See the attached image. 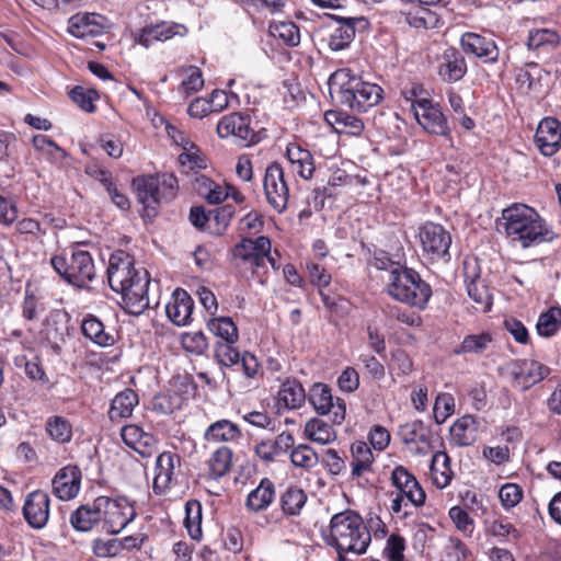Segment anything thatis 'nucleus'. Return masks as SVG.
Here are the masks:
<instances>
[{
    "instance_id": "1",
    "label": "nucleus",
    "mask_w": 561,
    "mask_h": 561,
    "mask_svg": "<svg viewBox=\"0 0 561 561\" xmlns=\"http://www.w3.org/2000/svg\"><path fill=\"white\" fill-rule=\"evenodd\" d=\"M107 282L112 290L121 294L122 307L128 313L138 316L149 307V274L142 267L137 268L127 252L117 250L111 254Z\"/></svg>"
},
{
    "instance_id": "2",
    "label": "nucleus",
    "mask_w": 561,
    "mask_h": 561,
    "mask_svg": "<svg viewBox=\"0 0 561 561\" xmlns=\"http://www.w3.org/2000/svg\"><path fill=\"white\" fill-rule=\"evenodd\" d=\"M504 230L513 242L527 249L542 242L551 241L553 232L539 214L525 204H513L502 211Z\"/></svg>"
},
{
    "instance_id": "3",
    "label": "nucleus",
    "mask_w": 561,
    "mask_h": 561,
    "mask_svg": "<svg viewBox=\"0 0 561 561\" xmlns=\"http://www.w3.org/2000/svg\"><path fill=\"white\" fill-rule=\"evenodd\" d=\"M330 92H336L339 102L353 111L367 112L376 106L383 95L380 85L364 81L348 69L336 70L329 79Z\"/></svg>"
},
{
    "instance_id": "4",
    "label": "nucleus",
    "mask_w": 561,
    "mask_h": 561,
    "mask_svg": "<svg viewBox=\"0 0 561 561\" xmlns=\"http://www.w3.org/2000/svg\"><path fill=\"white\" fill-rule=\"evenodd\" d=\"M330 543L335 547L339 561H346L345 552L362 554L370 543L371 536L363 518L354 511L346 510L332 516Z\"/></svg>"
},
{
    "instance_id": "5",
    "label": "nucleus",
    "mask_w": 561,
    "mask_h": 561,
    "mask_svg": "<svg viewBox=\"0 0 561 561\" xmlns=\"http://www.w3.org/2000/svg\"><path fill=\"white\" fill-rule=\"evenodd\" d=\"M389 262L388 294L397 301L424 310L432 297V288L413 268Z\"/></svg>"
},
{
    "instance_id": "6",
    "label": "nucleus",
    "mask_w": 561,
    "mask_h": 561,
    "mask_svg": "<svg viewBox=\"0 0 561 561\" xmlns=\"http://www.w3.org/2000/svg\"><path fill=\"white\" fill-rule=\"evenodd\" d=\"M131 185L148 217H154L157 206L173 199L178 192V179L172 173L140 175L133 179Z\"/></svg>"
},
{
    "instance_id": "7",
    "label": "nucleus",
    "mask_w": 561,
    "mask_h": 561,
    "mask_svg": "<svg viewBox=\"0 0 561 561\" xmlns=\"http://www.w3.org/2000/svg\"><path fill=\"white\" fill-rule=\"evenodd\" d=\"M54 270L69 284L85 288L95 277V266L90 252L82 250L79 244L71 248L69 259L53 256L50 260Z\"/></svg>"
},
{
    "instance_id": "8",
    "label": "nucleus",
    "mask_w": 561,
    "mask_h": 561,
    "mask_svg": "<svg viewBox=\"0 0 561 561\" xmlns=\"http://www.w3.org/2000/svg\"><path fill=\"white\" fill-rule=\"evenodd\" d=\"M96 508L101 520L104 522L105 531L110 534L121 533L136 517L134 506L123 496L115 499L98 496Z\"/></svg>"
},
{
    "instance_id": "9",
    "label": "nucleus",
    "mask_w": 561,
    "mask_h": 561,
    "mask_svg": "<svg viewBox=\"0 0 561 561\" xmlns=\"http://www.w3.org/2000/svg\"><path fill=\"white\" fill-rule=\"evenodd\" d=\"M249 114L233 112L220 118L217 134L222 139H230L236 146L245 148L259 142L260 138L251 126Z\"/></svg>"
},
{
    "instance_id": "10",
    "label": "nucleus",
    "mask_w": 561,
    "mask_h": 561,
    "mask_svg": "<svg viewBox=\"0 0 561 561\" xmlns=\"http://www.w3.org/2000/svg\"><path fill=\"white\" fill-rule=\"evenodd\" d=\"M419 238L422 251L432 262L450 260V233L439 224L425 222L420 227Z\"/></svg>"
},
{
    "instance_id": "11",
    "label": "nucleus",
    "mask_w": 561,
    "mask_h": 561,
    "mask_svg": "<svg viewBox=\"0 0 561 561\" xmlns=\"http://www.w3.org/2000/svg\"><path fill=\"white\" fill-rule=\"evenodd\" d=\"M271 240L261 236L255 240L242 239L231 250V260L236 267H249L252 273L265 265V259L271 252Z\"/></svg>"
},
{
    "instance_id": "12",
    "label": "nucleus",
    "mask_w": 561,
    "mask_h": 561,
    "mask_svg": "<svg viewBox=\"0 0 561 561\" xmlns=\"http://www.w3.org/2000/svg\"><path fill=\"white\" fill-rule=\"evenodd\" d=\"M331 18L336 25L331 30L328 38V46L332 51L345 50L353 43L356 33H364L370 27L365 16H352L333 14Z\"/></svg>"
},
{
    "instance_id": "13",
    "label": "nucleus",
    "mask_w": 561,
    "mask_h": 561,
    "mask_svg": "<svg viewBox=\"0 0 561 561\" xmlns=\"http://www.w3.org/2000/svg\"><path fill=\"white\" fill-rule=\"evenodd\" d=\"M263 187L267 203L276 211L283 213L287 207L289 188L280 163L274 161L266 168Z\"/></svg>"
},
{
    "instance_id": "14",
    "label": "nucleus",
    "mask_w": 561,
    "mask_h": 561,
    "mask_svg": "<svg viewBox=\"0 0 561 561\" xmlns=\"http://www.w3.org/2000/svg\"><path fill=\"white\" fill-rule=\"evenodd\" d=\"M308 400L318 414H331L332 423L341 424L344 421L346 414L345 402L339 398L334 402L328 385L314 383L309 390Z\"/></svg>"
},
{
    "instance_id": "15",
    "label": "nucleus",
    "mask_w": 561,
    "mask_h": 561,
    "mask_svg": "<svg viewBox=\"0 0 561 561\" xmlns=\"http://www.w3.org/2000/svg\"><path fill=\"white\" fill-rule=\"evenodd\" d=\"M416 122L430 134L449 137L450 128L447 119L438 105H434L428 99H421L417 105H413Z\"/></svg>"
},
{
    "instance_id": "16",
    "label": "nucleus",
    "mask_w": 561,
    "mask_h": 561,
    "mask_svg": "<svg viewBox=\"0 0 561 561\" xmlns=\"http://www.w3.org/2000/svg\"><path fill=\"white\" fill-rule=\"evenodd\" d=\"M508 368L514 382L522 390L529 389L550 374L548 366L531 359L514 360Z\"/></svg>"
},
{
    "instance_id": "17",
    "label": "nucleus",
    "mask_w": 561,
    "mask_h": 561,
    "mask_svg": "<svg viewBox=\"0 0 561 561\" xmlns=\"http://www.w3.org/2000/svg\"><path fill=\"white\" fill-rule=\"evenodd\" d=\"M477 263L468 261L463 263L465 283L468 296L479 306L482 312H488L492 307L493 297L483 279L478 273Z\"/></svg>"
},
{
    "instance_id": "18",
    "label": "nucleus",
    "mask_w": 561,
    "mask_h": 561,
    "mask_svg": "<svg viewBox=\"0 0 561 561\" xmlns=\"http://www.w3.org/2000/svg\"><path fill=\"white\" fill-rule=\"evenodd\" d=\"M49 496L42 490H35L27 494L23 505V516L26 523L34 529H42L49 518Z\"/></svg>"
},
{
    "instance_id": "19",
    "label": "nucleus",
    "mask_w": 561,
    "mask_h": 561,
    "mask_svg": "<svg viewBox=\"0 0 561 561\" xmlns=\"http://www.w3.org/2000/svg\"><path fill=\"white\" fill-rule=\"evenodd\" d=\"M43 334L53 354L59 356L69 334L68 314L58 310L50 312L46 319Z\"/></svg>"
},
{
    "instance_id": "20",
    "label": "nucleus",
    "mask_w": 561,
    "mask_h": 561,
    "mask_svg": "<svg viewBox=\"0 0 561 561\" xmlns=\"http://www.w3.org/2000/svg\"><path fill=\"white\" fill-rule=\"evenodd\" d=\"M535 144L546 157L557 153L561 147V123L553 117L543 118L537 127Z\"/></svg>"
},
{
    "instance_id": "21",
    "label": "nucleus",
    "mask_w": 561,
    "mask_h": 561,
    "mask_svg": "<svg viewBox=\"0 0 561 561\" xmlns=\"http://www.w3.org/2000/svg\"><path fill=\"white\" fill-rule=\"evenodd\" d=\"M81 478L78 466L68 465L59 469L51 481L53 493L62 501L76 497L80 491Z\"/></svg>"
},
{
    "instance_id": "22",
    "label": "nucleus",
    "mask_w": 561,
    "mask_h": 561,
    "mask_svg": "<svg viewBox=\"0 0 561 561\" xmlns=\"http://www.w3.org/2000/svg\"><path fill=\"white\" fill-rule=\"evenodd\" d=\"M437 73L448 83L460 81L467 73V62L460 50L449 47L438 59Z\"/></svg>"
},
{
    "instance_id": "23",
    "label": "nucleus",
    "mask_w": 561,
    "mask_h": 561,
    "mask_svg": "<svg viewBox=\"0 0 561 561\" xmlns=\"http://www.w3.org/2000/svg\"><path fill=\"white\" fill-rule=\"evenodd\" d=\"M121 436L123 442L144 458L151 457L157 451V439L148 432H145L136 424H128L122 427Z\"/></svg>"
},
{
    "instance_id": "24",
    "label": "nucleus",
    "mask_w": 561,
    "mask_h": 561,
    "mask_svg": "<svg viewBox=\"0 0 561 561\" xmlns=\"http://www.w3.org/2000/svg\"><path fill=\"white\" fill-rule=\"evenodd\" d=\"M460 46L465 53L474 55L484 62L493 64L499 59V48L494 41L477 33L467 32L460 38Z\"/></svg>"
},
{
    "instance_id": "25",
    "label": "nucleus",
    "mask_w": 561,
    "mask_h": 561,
    "mask_svg": "<svg viewBox=\"0 0 561 561\" xmlns=\"http://www.w3.org/2000/svg\"><path fill=\"white\" fill-rule=\"evenodd\" d=\"M193 308L192 297L184 289L178 288L165 306V313L175 325L183 327L190 322Z\"/></svg>"
},
{
    "instance_id": "26",
    "label": "nucleus",
    "mask_w": 561,
    "mask_h": 561,
    "mask_svg": "<svg viewBox=\"0 0 561 561\" xmlns=\"http://www.w3.org/2000/svg\"><path fill=\"white\" fill-rule=\"evenodd\" d=\"M181 458L171 451L161 453L156 461V474L153 490L156 493H163L170 485L175 468L180 466Z\"/></svg>"
},
{
    "instance_id": "27",
    "label": "nucleus",
    "mask_w": 561,
    "mask_h": 561,
    "mask_svg": "<svg viewBox=\"0 0 561 561\" xmlns=\"http://www.w3.org/2000/svg\"><path fill=\"white\" fill-rule=\"evenodd\" d=\"M286 157L294 172L305 180L312 178L314 162L311 152L297 144H289L286 149Z\"/></svg>"
},
{
    "instance_id": "28",
    "label": "nucleus",
    "mask_w": 561,
    "mask_h": 561,
    "mask_svg": "<svg viewBox=\"0 0 561 561\" xmlns=\"http://www.w3.org/2000/svg\"><path fill=\"white\" fill-rule=\"evenodd\" d=\"M324 118L341 135L359 136L364 130L363 121L345 112L329 111Z\"/></svg>"
},
{
    "instance_id": "29",
    "label": "nucleus",
    "mask_w": 561,
    "mask_h": 561,
    "mask_svg": "<svg viewBox=\"0 0 561 561\" xmlns=\"http://www.w3.org/2000/svg\"><path fill=\"white\" fill-rule=\"evenodd\" d=\"M478 439L477 421L471 415L458 419L450 427V443L459 446H470Z\"/></svg>"
},
{
    "instance_id": "30",
    "label": "nucleus",
    "mask_w": 561,
    "mask_h": 561,
    "mask_svg": "<svg viewBox=\"0 0 561 561\" xmlns=\"http://www.w3.org/2000/svg\"><path fill=\"white\" fill-rule=\"evenodd\" d=\"M274 500L275 485L270 479L264 478L259 485L248 494L245 506L249 511L259 513L267 510Z\"/></svg>"
},
{
    "instance_id": "31",
    "label": "nucleus",
    "mask_w": 561,
    "mask_h": 561,
    "mask_svg": "<svg viewBox=\"0 0 561 561\" xmlns=\"http://www.w3.org/2000/svg\"><path fill=\"white\" fill-rule=\"evenodd\" d=\"M138 402V394L133 389L126 388L118 392L111 402L108 410L110 420L112 422H118L123 419L131 416L133 411Z\"/></svg>"
},
{
    "instance_id": "32",
    "label": "nucleus",
    "mask_w": 561,
    "mask_h": 561,
    "mask_svg": "<svg viewBox=\"0 0 561 561\" xmlns=\"http://www.w3.org/2000/svg\"><path fill=\"white\" fill-rule=\"evenodd\" d=\"M96 18V14L77 13L68 20V32L78 38L94 37L103 30Z\"/></svg>"
},
{
    "instance_id": "33",
    "label": "nucleus",
    "mask_w": 561,
    "mask_h": 561,
    "mask_svg": "<svg viewBox=\"0 0 561 561\" xmlns=\"http://www.w3.org/2000/svg\"><path fill=\"white\" fill-rule=\"evenodd\" d=\"M242 432L233 422L222 419L211 423L204 433V439L213 443L237 442Z\"/></svg>"
},
{
    "instance_id": "34",
    "label": "nucleus",
    "mask_w": 561,
    "mask_h": 561,
    "mask_svg": "<svg viewBox=\"0 0 561 561\" xmlns=\"http://www.w3.org/2000/svg\"><path fill=\"white\" fill-rule=\"evenodd\" d=\"M69 522L75 530L87 533L101 522V515L96 508V499L92 504L79 506L70 514Z\"/></svg>"
},
{
    "instance_id": "35",
    "label": "nucleus",
    "mask_w": 561,
    "mask_h": 561,
    "mask_svg": "<svg viewBox=\"0 0 561 561\" xmlns=\"http://www.w3.org/2000/svg\"><path fill=\"white\" fill-rule=\"evenodd\" d=\"M307 394L302 385L297 379H286L283 381L277 400L289 410L299 409L306 401Z\"/></svg>"
},
{
    "instance_id": "36",
    "label": "nucleus",
    "mask_w": 561,
    "mask_h": 561,
    "mask_svg": "<svg viewBox=\"0 0 561 561\" xmlns=\"http://www.w3.org/2000/svg\"><path fill=\"white\" fill-rule=\"evenodd\" d=\"M81 331L84 337L101 347L112 346L115 342L114 336L105 331L103 322L93 314L83 319Z\"/></svg>"
},
{
    "instance_id": "37",
    "label": "nucleus",
    "mask_w": 561,
    "mask_h": 561,
    "mask_svg": "<svg viewBox=\"0 0 561 561\" xmlns=\"http://www.w3.org/2000/svg\"><path fill=\"white\" fill-rule=\"evenodd\" d=\"M306 502V492L296 485L288 486L279 496V505L286 516H298Z\"/></svg>"
},
{
    "instance_id": "38",
    "label": "nucleus",
    "mask_w": 561,
    "mask_h": 561,
    "mask_svg": "<svg viewBox=\"0 0 561 561\" xmlns=\"http://www.w3.org/2000/svg\"><path fill=\"white\" fill-rule=\"evenodd\" d=\"M492 341V335L489 332L469 334L453 350V353L455 355L471 354L479 356L489 350Z\"/></svg>"
},
{
    "instance_id": "39",
    "label": "nucleus",
    "mask_w": 561,
    "mask_h": 561,
    "mask_svg": "<svg viewBox=\"0 0 561 561\" xmlns=\"http://www.w3.org/2000/svg\"><path fill=\"white\" fill-rule=\"evenodd\" d=\"M431 474L434 484L439 488H446L451 479L450 458L445 451H437L432 457Z\"/></svg>"
},
{
    "instance_id": "40",
    "label": "nucleus",
    "mask_w": 561,
    "mask_h": 561,
    "mask_svg": "<svg viewBox=\"0 0 561 561\" xmlns=\"http://www.w3.org/2000/svg\"><path fill=\"white\" fill-rule=\"evenodd\" d=\"M232 463V450L229 447L221 446L217 448L209 457L207 465L209 476L213 479H219L227 474Z\"/></svg>"
},
{
    "instance_id": "41",
    "label": "nucleus",
    "mask_w": 561,
    "mask_h": 561,
    "mask_svg": "<svg viewBox=\"0 0 561 561\" xmlns=\"http://www.w3.org/2000/svg\"><path fill=\"white\" fill-rule=\"evenodd\" d=\"M175 34L176 32L174 31L173 25L162 22L159 24L145 26L141 30L137 41L140 45L148 48L154 42L170 39Z\"/></svg>"
},
{
    "instance_id": "42",
    "label": "nucleus",
    "mask_w": 561,
    "mask_h": 561,
    "mask_svg": "<svg viewBox=\"0 0 561 561\" xmlns=\"http://www.w3.org/2000/svg\"><path fill=\"white\" fill-rule=\"evenodd\" d=\"M305 434L308 439L327 445L336 439L335 431L320 419H311L305 425Z\"/></svg>"
},
{
    "instance_id": "43",
    "label": "nucleus",
    "mask_w": 561,
    "mask_h": 561,
    "mask_svg": "<svg viewBox=\"0 0 561 561\" xmlns=\"http://www.w3.org/2000/svg\"><path fill=\"white\" fill-rule=\"evenodd\" d=\"M398 434L405 445L430 443V431L420 420L400 425Z\"/></svg>"
},
{
    "instance_id": "44",
    "label": "nucleus",
    "mask_w": 561,
    "mask_h": 561,
    "mask_svg": "<svg viewBox=\"0 0 561 561\" xmlns=\"http://www.w3.org/2000/svg\"><path fill=\"white\" fill-rule=\"evenodd\" d=\"M207 328L220 342L237 343L239 339L238 328L229 317H214L207 321Z\"/></svg>"
},
{
    "instance_id": "45",
    "label": "nucleus",
    "mask_w": 561,
    "mask_h": 561,
    "mask_svg": "<svg viewBox=\"0 0 561 561\" xmlns=\"http://www.w3.org/2000/svg\"><path fill=\"white\" fill-rule=\"evenodd\" d=\"M407 21L411 26L424 30L436 28L440 24L438 14L425 7H419L414 11L409 12Z\"/></svg>"
},
{
    "instance_id": "46",
    "label": "nucleus",
    "mask_w": 561,
    "mask_h": 561,
    "mask_svg": "<svg viewBox=\"0 0 561 561\" xmlns=\"http://www.w3.org/2000/svg\"><path fill=\"white\" fill-rule=\"evenodd\" d=\"M561 325V309L550 308L540 314L536 329L539 335L549 337L554 335Z\"/></svg>"
},
{
    "instance_id": "47",
    "label": "nucleus",
    "mask_w": 561,
    "mask_h": 561,
    "mask_svg": "<svg viewBox=\"0 0 561 561\" xmlns=\"http://www.w3.org/2000/svg\"><path fill=\"white\" fill-rule=\"evenodd\" d=\"M559 43V35L548 28H539L529 32L527 47L531 50L545 47H556Z\"/></svg>"
},
{
    "instance_id": "48",
    "label": "nucleus",
    "mask_w": 561,
    "mask_h": 561,
    "mask_svg": "<svg viewBox=\"0 0 561 561\" xmlns=\"http://www.w3.org/2000/svg\"><path fill=\"white\" fill-rule=\"evenodd\" d=\"M46 432L58 443H68L72 436L70 423L61 416L49 417L46 422Z\"/></svg>"
},
{
    "instance_id": "49",
    "label": "nucleus",
    "mask_w": 561,
    "mask_h": 561,
    "mask_svg": "<svg viewBox=\"0 0 561 561\" xmlns=\"http://www.w3.org/2000/svg\"><path fill=\"white\" fill-rule=\"evenodd\" d=\"M270 32L273 36L283 39L288 46H297L300 43L299 27L294 22L271 24Z\"/></svg>"
},
{
    "instance_id": "50",
    "label": "nucleus",
    "mask_w": 561,
    "mask_h": 561,
    "mask_svg": "<svg viewBox=\"0 0 561 561\" xmlns=\"http://www.w3.org/2000/svg\"><path fill=\"white\" fill-rule=\"evenodd\" d=\"M290 460L295 467L311 469L319 462L317 453L308 445L301 444L290 453Z\"/></svg>"
},
{
    "instance_id": "51",
    "label": "nucleus",
    "mask_w": 561,
    "mask_h": 561,
    "mask_svg": "<svg viewBox=\"0 0 561 561\" xmlns=\"http://www.w3.org/2000/svg\"><path fill=\"white\" fill-rule=\"evenodd\" d=\"M543 70L536 62H527L516 76V81L527 91L534 90L541 79Z\"/></svg>"
},
{
    "instance_id": "52",
    "label": "nucleus",
    "mask_w": 561,
    "mask_h": 561,
    "mask_svg": "<svg viewBox=\"0 0 561 561\" xmlns=\"http://www.w3.org/2000/svg\"><path fill=\"white\" fill-rule=\"evenodd\" d=\"M32 142L36 150L51 160H60L66 156L65 150L45 135L34 136Z\"/></svg>"
},
{
    "instance_id": "53",
    "label": "nucleus",
    "mask_w": 561,
    "mask_h": 561,
    "mask_svg": "<svg viewBox=\"0 0 561 561\" xmlns=\"http://www.w3.org/2000/svg\"><path fill=\"white\" fill-rule=\"evenodd\" d=\"M236 343L217 342L215 345V358L221 366L230 367L240 359V354L233 346Z\"/></svg>"
},
{
    "instance_id": "54",
    "label": "nucleus",
    "mask_w": 561,
    "mask_h": 561,
    "mask_svg": "<svg viewBox=\"0 0 561 561\" xmlns=\"http://www.w3.org/2000/svg\"><path fill=\"white\" fill-rule=\"evenodd\" d=\"M185 79L181 83V89L186 95H191L199 91L204 85L202 70L195 66H188L184 69Z\"/></svg>"
},
{
    "instance_id": "55",
    "label": "nucleus",
    "mask_w": 561,
    "mask_h": 561,
    "mask_svg": "<svg viewBox=\"0 0 561 561\" xmlns=\"http://www.w3.org/2000/svg\"><path fill=\"white\" fill-rule=\"evenodd\" d=\"M391 482L397 491L414 489L420 483L416 478L403 466H397L391 472Z\"/></svg>"
},
{
    "instance_id": "56",
    "label": "nucleus",
    "mask_w": 561,
    "mask_h": 561,
    "mask_svg": "<svg viewBox=\"0 0 561 561\" xmlns=\"http://www.w3.org/2000/svg\"><path fill=\"white\" fill-rule=\"evenodd\" d=\"M405 550V540L399 534H391L383 549V554L388 561H403Z\"/></svg>"
},
{
    "instance_id": "57",
    "label": "nucleus",
    "mask_w": 561,
    "mask_h": 561,
    "mask_svg": "<svg viewBox=\"0 0 561 561\" xmlns=\"http://www.w3.org/2000/svg\"><path fill=\"white\" fill-rule=\"evenodd\" d=\"M184 348L193 354H204L208 348V341L203 332H190L184 334L182 339Z\"/></svg>"
},
{
    "instance_id": "58",
    "label": "nucleus",
    "mask_w": 561,
    "mask_h": 561,
    "mask_svg": "<svg viewBox=\"0 0 561 561\" xmlns=\"http://www.w3.org/2000/svg\"><path fill=\"white\" fill-rule=\"evenodd\" d=\"M499 497L505 508H512L520 502L523 497V490L515 483H505L500 489Z\"/></svg>"
},
{
    "instance_id": "59",
    "label": "nucleus",
    "mask_w": 561,
    "mask_h": 561,
    "mask_svg": "<svg viewBox=\"0 0 561 561\" xmlns=\"http://www.w3.org/2000/svg\"><path fill=\"white\" fill-rule=\"evenodd\" d=\"M94 95H95V92L92 91V90H87L84 89L83 87H75L71 91H70V98L71 100L80 107L82 108L83 111L85 112H93L94 111V105H93V100H94Z\"/></svg>"
},
{
    "instance_id": "60",
    "label": "nucleus",
    "mask_w": 561,
    "mask_h": 561,
    "mask_svg": "<svg viewBox=\"0 0 561 561\" xmlns=\"http://www.w3.org/2000/svg\"><path fill=\"white\" fill-rule=\"evenodd\" d=\"M435 529L427 524L419 525L413 531L412 546L414 550L423 552L425 547L433 540Z\"/></svg>"
},
{
    "instance_id": "61",
    "label": "nucleus",
    "mask_w": 561,
    "mask_h": 561,
    "mask_svg": "<svg viewBox=\"0 0 561 561\" xmlns=\"http://www.w3.org/2000/svg\"><path fill=\"white\" fill-rule=\"evenodd\" d=\"M454 412V399L448 394L438 396L434 404V419L437 424L445 420Z\"/></svg>"
},
{
    "instance_id": "62",
    "label": "nucleus",
    "mask_w": 561,
    "mask_h": 561,
    "mask_svg": "<svg viewBox=\"0 0 561 561\" xmlns=\"http://www.w3.org/2000/svg\"><path fill=\"white\" fill-rule=\"evenodd\" d=\"M98 142L106 153L114 159H118L123 154V142L114 135H103L98 139Z\"/></svg>"
},
{
    "instance_id": "63",
    "label": "nucleus",
    "mask_w": 561,
    "mask_h": 561,
    "mask_svg": "<svg viewBox=\"0 0 561 561\" xmlns=\"http://www.w3.org/2000/svg\"><path fill=\"white\" fill-rule=\"evenodd\" d=\"M311 283L319 287H327L330 284L331 275L319 264L309 262L306 265Z\"/></svg>"
},
{
    "instance_id": "64",
    "label": "nucleus",
    "mask_w": 561,
    "mask_h": 561,
    "mask_svg": "<svg viewBox=\"0 0 561 561\" xmlns=\"http://www.w3.org/2000/svg\"><path fill=\"white\" fill-rule=\"evenodd\" d=\"M368 438L375 449L383 450L389 445L390 434L385 427L375 425L371 427Z\"/></svg>"
}]
</instances>
